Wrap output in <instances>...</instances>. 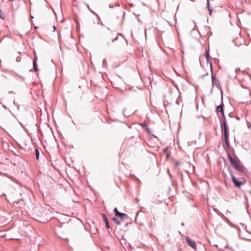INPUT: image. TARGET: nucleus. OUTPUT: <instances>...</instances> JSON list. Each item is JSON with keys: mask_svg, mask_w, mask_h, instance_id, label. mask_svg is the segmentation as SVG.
<instances>
[{"mask_svg": "<svg viewBox=\"0 0 251 251\" xmlns=\"http://www.w3.org/2000/svg\"><path fill=\"white\" fill-rule=\"evenodd\" d=\"M125 16V12H124L123 17L124 18Z\"/></svg>", "mask_w": 251, "mask_h": 251, "instance_id": "obj_44", "label": "nucleus"}, {"mask_svg": "<svg viewBox=\"0 0 251 251\" xmlns=\"http://www.w3.org/2000/svg\"><path fill=\"white\" fill-rule=\"evenodd\" d=\"M227 170H228V172H229V173L230 174V175L231 176V179H232V176H234V175H233L231 170L229 167L227 168Z\"/></svg>", "mask_w": 251, "mask_h": 251, "instance_id": "obj_22", "label": "nucleus"}, {"mask_svg": "<svg viewBox=\"0 0 251 251\" xmlns=\"http://www.w3.org/2000/svg\"><path fill=\"white\" fill-rule=\"evenodd\" d=\"M13 103L15 105H16V103H15V100L13 101Z\"/></svg>", "mask_w": 251, "mask_h": 251, "instance_id": "obj_54", "label": "nucleus"}, {"mask_svg": "<svg viewBox=\"0 0 251 251\" xmlns=\"http://www.w3.org/2000/svg\"><path fill=\"white\" fill-rule=\"evenodd\" d=\"M53 31H54L56 29V27L55 25H53Z\"/></svg>", "mask_w": 251, "mask_h": 251, "instance_id": "obj_38", "label": "nucleus"}, {"mask_svg": "<svg viewBox=\"0 0 251 251\" xmlns=\"http://www.w3.org/2000/svg\"><path fill=\"white\" fill-rule=\"evenodd\" d=\"M207 75V74H206V75H202V77H203L204 76H205V75Z\"/></svg>", "mask_w": 251, "mask_h": 251, "instance_id": "obj_53", "label": "nucleus"}, {"mask_svg": "<svg viewBox=\"0 0 251 251\" xmlns=\"http://www.w3.org/2000/svg\"><path fill=\"white\" fill-rule=\"evenodd\" d=\"M167 172H168V174L169 176H170V177H171L172 176H171V174H170L168 169H167Z\"/></svg>", "mask_w": 251, "mask_h": 251, "instance_id": "obj_30", "label": "nucleus"}, {"mask_svg": "<svg viewBox=\"0 0 251 251\" xmlns=\"http://www.w3.org/2000/svg\"><path fill=\"white\" fill-rule=\"evenodd\" d=\"M102 218H103V220L105 224L106 228H107V229L110 228V226L109 220H108V219L107 217L106 216V214H102Z\"/></svg>", "mask_w": 251, "mask_h": 251, "instance_id": "obj_10", "label": "nucleus"}, {"mask_svg": "<svg viewBox=\"0 0 251 251\" xmlns=\"http://www.w3.org/2000/svg\"><path fill=\"white\" fill-rule=\"evenodd\" d=\"M113 212L115 216L120 218L122 221L128 218V216L126 214L119 211L117 207L114 208Z\"/></svg>", "mask_w": 251, "mask_h": 251, "instance_id": "obj_5", "label": "nucleus"}, {"mask_svg": "<svg viewBox=\"0 0 251 251\" xmlns=\"http://www.w3.org/2000/svg\"><path fill=\"white\" fill-rule=\"evenodd\" d=\"M16 105L17 108L19 109V105L16 104Z\"/></svg>", "mask_w": 251, "mask_h": 251, "instance_id": "obj_39", "label": "nucleus"}, {"mask_svg": "<svg viewBox=\"0 0 251 251\" xmlns=\"http://www.w3.org/2000/svg\"><path fill=\"white\" fill-rule=\"evenodd\" d=\"M234 141H236V138L235 137H234Z\"/></svg>", "mask_w": 251, "mask_h": 251, "instance_id": "obj_56", "label": "nucleus"}, {"mask_svg": "<svg viewBox=\"0 0 251 251\" xmlns=\"http://www.w3.org/2000/svg\"><path fill=\"white\" fill-rule=\"evenodd\" d=\"M111 220L115 223L117 225H120L121 223V222L116 218V217H112Z\"/></svg>", "mask_w": 251, "mask_h": 251, "instance_id": "obj_14", "label": "nucleus"}, {"mask_svg": "<svg viewBox=\"0 0 251 251\" xmlns=\"http://www.w3.org/2000/svg\"><path fill=\"white\" fill-rule=\"evenodd\" d=\"M228 116L230 117V118H232L233 117L231 115V113H229L228 114Z\"/></svg>", "mask_w": 251, "mask_h": 251, "instance_id": "obj_35", "label": "nucleus"}, {"mask_svg": "<svg viewBox=\"0 0 251 251\" xmlns=\"http://www.w3.org/2000/svg\"><path fill=\"white\" fill-rule=\"evenodd\" d=\"M181 225L182 226H184V223H181Z\"/></svg>", "mask_w": 251, "mask_h": 251, "instance_id": "obj_47", "label": "nucleus"}, {"mask_svg": "<svg viewBox=\"0 0 251 251\" xmlns=\"http://www.w3.org/2000/svg\"><path fill=\"white\" fill-rule=\"evenodd\" d=\"M176 103L177 104H179V102H178V101H176Z\"/></svg>", "mask_w": 251, "mask_h": 251, "instance_id": "obj_51", "label": "nucleus"}, {"mask_svg": "<svg viewBox=\"0 0 251 251\" xmlns=\"http://www.w3.org/2000/svg\"><path fill=\"white\" fill-rule=\"evenodd\" d=\"M98 24H100L101 25L104 26V24L100 21V22H98Z\"/></svg>", "mask_w": 251, "mask_h": 251, "instance_id": "obj_28", "label": "nucleus"}, {"mask_svg": "<svg viewBox=\"0 0 251 251\" xmlns=\"http://www.w3.org/2000/svg\"><path fill=\"white\" fill-rule=\"evenodd\" d=\"M129 5H130V6L132 7V6H133V3H130V4H129Z\"/></svg>", "mask_w": 251, "mask_h": 251, "instance_id": "obj_42", "label": "nucleus"}, {"mask_svg": "<svg viewBox=\"0 0 251 251\" xmlns=\"http://www.w3.org/2000/svg\"><path fill=\"white\" fill-rule=\"evenodd\" d=\"M0 18L2 20L4 19V18H5V16H4L3 12L1 10V9H0Z\"/></svg>", "mask_w": 251, "mask_h": 251, "instance_id": "obj_19", "label": "nucleus"}, {"mask_svg": "<svg viewBox=\"0 0 251 251\" xmlns=\"http://www.w3.org/2000/svg\"><path fill=\"white\" fill-rule=\"evenodd\" d=\"M224 104L223 100V95H222V101L220 105L216 106V112H220L221 114L224 113Z\"/></svg>", "mask_w": 251, "mask_h": 251, "instance_id": "obj_7", "label": "nucleus"}, {"mask_svg": "<svg viewBox=\"0 0 251 251\" xmlns=\"http://www.w3.org/2000/svg\"><path fill=\"white\" fill-rule=\"evenodd\" d=\"M35 156L36 159L37 160H39V156H40V152L39 149L38 148H36L35 149Z\"/></svg>", "mask_w": 251, "mask_h": 251, "instance_id": "obj_13", "label": "nucleus"}, {"mask_svg": "<svg viewBox=\"0 0 251 251\" xmlns=\"http://www.w3.org/2000/svg\"><path fill=\"white\" fill-rule=\"evenodd\" d=\"M167 157H168L170 155V154L168 153V152H166V154H165Z\"/></svg>", "mask_w": 251, "mask_h": 251, "instance_id": "obj_36", "label": "nucleus"}, {"mask_svg": "<svg viewBox=\"0 0 251 251\" xmlns=\"http://www.w3.org/2000/svg\"><path fill=\"white\" fill-rule=\"evenodd\" d=\"M102 66L103 68H106L107 66V63L105 59H103L102 60Z\"/></svg>", "mask_w": 251, "mask_h": 251, "instance_id": "obj_20", "label": "nucleus"}, {"mask_svg": "<svg viewBox=\"0 0 251 251\" xmlns=\"http://www.w3.org/2000/svg\"><path fill=\"white\" fill-rule=\"evenodd\" d=\"M86 6L87 7V8L89 9V10L92 13H93L94 15H96L97 17H99V15L96 13L95 11H94L93 10H92V9H91L90 8V6L89 5V4H86Z\"/></svg>", "mask_w": 251, "mask_h": 251, "instance_id": "obj_16", "label": "nucleus"}, {"mask_svg": "<svg viewBox=\"0 0 251 251\" xmlns=\"http://www.w3.org/2000/svg\"><path fill=\"white\" fill-rule=\"evenodd\" d=\"M2 195L6 196L5 194L4 193H2Z\"/></svg>", "mask_w": 251, "mask_h": 251, "instance_id": "obj_52", "label": "nucleus"}, {"mask_svg": "<svg viewBox=\"0 0 251 251\" xmlns=\"http://www.w3.org/2000/svg\"><path fill=\"white\" fill-rule=\"evenodd\" d=\"M213 210H214L216 212H217V213H218V212H219V210H218L217 208H213Z\"/></svg>", "mask_w": 251, "mask_h": 251, "instance_id": "obj_32", "label": "nucleus"}, {"mask_svg": "<svg viewBox=\"0 0 251 251\" xmlns=\"http://www.w3.org/2000/svg\"><path fill=\"white\" fill-rule=\"evenodd\" d=\"M250 194H251V191H250Z\"/></svg>", "mask_w": 251, "mask_h": 251, "instance_id": "obj_57", "label": "nucleus"}, {"mask_svg": "<svg viewBox=\"0 0 251 251\" xmlns=\"http://www.w3.org/2000/svg\"><path fill=\"white\" fill-rule=\"evenodd\" d=\"M240 68H236V70H235V72L236 73H237L238 71H240Z\"/></svg>", "mask_w": 251, "mask_h": 251, "instance_id": "obj_34", "label": "nucleus"}, {"mask_svg": "<svg viewBox=\"0 0 251 251\" xmlns=\"http://www.w3.org/2000/svg\"><path fill=\"white\" fill-rule=\"evenodd\" d=\"M8 93H9V94H11V93H12V91H9V92H8Z\"/></svg>", "mask_w": 251, "mask_h": 251, "instance_id": "obj_50", "label": "nucleus"}, {"mask_svg": "<svg viewBox=\"0 0 251 251\" xmlns=\"http://www.w3.org/2000/svg\"><path fill=\"white\" fill-rule=\"evenodd\" d=\"M126 109H124L123 111V114L124 115V116H126V115H125V111H126Z\"/></svg>", "mask_w": 251, "mask_h": 251, "instance_id": "obj_33", "label": "nucleus"}, {"mask_svg": "<svg viewBox=\"0 0 251 251\" xmlns=\"http://www.w3.org/2000/svg\"><path fill=\"white\" fill-rule=\"evenodd\" d=\"M185 240L187 244L191 247L192 248L194 249L195 251H197V244L195 241L191 240L189 237H186L185 238Z\"/></svg>", "mask_w": 251, "mask_h": 251, "instance_id": "obj_6", "label": "nucleus"}, {"mask_svg": "<svg viewBox=\"0 0 251 251\" xmlns=\"http://www.w3.org/2000/svg\"><path fill=\"white\" fill-rule=\"evenodd\" d=\"M224 124H225L226 126H228L225 113H222V122H221L220 126H223V125Z\"/></svg>", "mask_w": 251, "mask_h": 251, "instance_id": "obj_11", "label": "nucleus"}, {"mask_svg": "<svg viewBox=\"0 0 251 251\" xmlns=\"http://www.w3.org/2000/svg\"><path fill=\"white\" fill-rule=\"evenodd\" d=\"M206 1H207V3H206L207 8V9L208 10L209 14L210 15H211V14H212V11H213V9L210 6V0H206Z\"/></svg>", "mask_w": 251, "mask_h": 251, "instance_id": "obj_12", "label": "nucleus"}, {"mask_svg": "<svg viewBox=\"0 0 251 251\" xmlns=\"http://www.w3.org/2000/svg\"><path fill=\"white\" fill-rule=\"evenodd\" d=\"M118 39V36H117L115 38H114V39H113L112 40V42H114V41H115L117 40Z\"/></svg>", "mask_w": 251, "mask_h": 251, "instance_id": "obj_26", "label": "nucleus"}, {"mask_svg": "<svg viewBox=\"0 0 251 251\" xmlns=\"http://www.w3.org/2000/svg\"><path fill=\"white\" fill-rule=\"evenodd\" d=\"M193 22L194 23V24H195V26L196 27V22H195L194 21H193Z\"/></svg>", "mask_w": 251, "mask_h": 251, "instance_id": "obj_41", "label": "nucleus"}, {"mask_svg": "<svg viewBox=\"0 0 251 251\" xmlns=\"http://www.w3.org/2000/svg\"><path fill=\"white\" fill-rule=\"evenodd\" d=\"M222 132V138L224 141L229 140V131L228 126H226L225 124L223 125V126H221Z\"/></svg>", "mask_w": 251, "mask_h": 251, "instance_id": "obj_3", "label": "nucleus"}, {"mask_svg": "<svg viewBox=\"0 0 251 251\" xmlns=\"http://www.w3.org/2000/svg\"><path fill=\"white\" fill-rule=\"evenodd\" d=\"M224 150H225L227 158L231 165V166L238 172L240 173H245L247 171V169L244 167V166L242 164L241 160L238 157L237 155L235 154V150L234 149L231 147L230 150L231 151L232 153L233 154V157L230 155L227 149L225 147V145L223 144Z\"/></svg>", "mask_w": 251, "mask_h": 251, "instance_id": "obj_1", "label": "nucleus"}, {"mask_svg": "<svg viewBox=\"0 0 251 251\" xmlns=\"http://www.w3.org/2000/svg\"><path fill=\"white\" fill-rule=\"evenodd\" d=\"M128 224H129L128 223H126V225H125V226L126 227V226H127V225H128Z\"/></svg>", "mask_w": 251, "mask_h": 251, "instance_id": "obj_43", "label": "nucleus"}, {"mask_svg": "<svg viewBox=\"0 0 251 251\" xmlns=\"http://www.w3.org/2000/svg\"><path fill=\"white\" fill-rule=\"evenodd\" d=\"M98 17V20L100 22V17L99 16V17Z\"/></svg>", "mask_w": 251, "mask_h": 251, "instance_id": "obj_37", "label": "nucleus"}, {"mask_svg": "<svg viewBox=\"0 0 251 251\" xmlns=\"http://www.w3.org/2000/svg\"><path fill=\"white\" fill-rule=\"evenodd\" d=\"M47 212L46 214H47L48 213H50V211H49V210H47Z\"/></svg>", "mask_w": 251, "mask_h": 251, "instance_id": "obj_46", "label": "nucleus"}, {"mask_svg": "<svg viewBox=\"0 0 251 251\" xmlns=\"http://www.w3.org/2000/svg\"><path fill=\"white\" fill-rule=\"evenodd\" d=\"M210 58L209 50L206 49L205 50V58Z\"/></svg>", "mask_w": 251, "mask_h": 251, "instance_id": "obj_18", "label": "nucleus"}, {"mask_svg": "<svg viewBox=\"0 0 251 251\" xmlns=\"http://www.w3.org/2000/svg\"><path fill=\"white\" fill-rule=\"evenodd\" d=\"M206 63H209V65H210V71H211V73H212L213 72V69H212V62L210 60V58H206Z\"/></svg>", "mask_w": 251, "mask_h": 251, "instance_id": "obj_15", "label": "nucleus"}, {"mask_svg": "<svg viewBox=\"0 0 251 251\" xmlns=\"http://www.w3.org/2000/svg\"><path fill=\"white\" fill-rule=\"evenodd\" d=\"M30 18H31V19H33V16H32V15H30Z\"/></svg>", "mask_w": 251, "mask_h": 251, "instance_id": "obj_49", "label": "nucleus"}, {"mask_svg": "<svg viewBox=\"0 0 251 251\" xmlns=\"http://www.w3.org/2000/svg\"><path fill=\"white\" fill-rule=\"evenodd\" d=\"M244 197H245V201H246V202H248V198H247V196L245 195L244 196Z\"/></svg>", "mask_w": 251, "mask_h": 251, "instance_id": "obj_27", "label": "nucleus"}, {"mask_svg": "<svg viewBox=\"0 0 251 251\" xmlns=\"http://www.w3.org/2000/svg\"><path fill=\"white\" fill-rule=\"evenodd\" d=\"M180 163L178 161H175V168H176L179 165Z\"/></svg>", "mask_w": 251, "mask_h": 251, "instance_id": "obj_23", "label": "nucleus"}, {"mask_svg": "<svg viewBox=\"0 0 251 251\" xmlns=\"http://www.w3.org/2000/svg\"><path fill=\"white\" fill-rule=\"evenodd\" d=\"M174 86L177 89V90H178V92L179 93V91L177 85H174Z\"/></svg>", "mask_w": 251, "mask_h": 251, "instance_id": "obj_31", "label": "nucleus"}, {"mask_svg": "<svg viewBox=\"0 0 251 251\" xmlns=\"http://www.w3.org/2000/svg\"><path fill=\"white\" fill-rule=\"evenodd\" d=\"M136 179H137L139 182H140L139 179L137 177H136Z\"/></svg>", "mask_w": 251, "mask_h": 251, "instance_id": "obj_48", "label": "nucleus"}, {"mask_svg": "<svg viewBox=\"0 0 251 251\" xmlns=\"http://www.w3.org/2000/svg\"><path fill=\"white\" fill-rule=\"evenodd\" d=\"M242 180H238L236 178L235 176H232L231 180L235 187L239 188H240L241 186L244 184L246 182L244 178H242Z\"/></svg>", "mask_w": 251, "mask_h": 251, "instance_id": "obj_4", "label": "nucleus"}, {"mask_svg": "<svg viewBox=\"0 0 251 251\" xmlns=\"http://www.w3.org/2000/svg\"><path fill=\"white\" fill-rule=\"evenodd\" d=\"M120 6V4L119 3H117L115 4V6ZM115 5H112V4H109V7L110 8H113L114 7Z\"/></svg>", "mask_w": 251, "mask_h": 251, "instance_id": "obj_21", "label": "nucleus"}, {"mask_svg": "<svg viewBox=\"0 0 251 251\" xmlns=\"http://www.w3.org/2000/svg\"><path fill=\"white\" fill-rule=\"evenodd\" d=\"M225 141V147L227 149V148H228L229 149H230V148H231L230 145V144H229V140H226V141Z\"/></svg>", "mask_w": 251, "mask_h": 251, "instance_id": "obj_17", "label": "nucleus"}, {"mask_svg": "<svg viewBox=\"0 0 251 251\" xmlns=\"http://www.w3.org/2000/svg\"><path fill=\"white\" fill-rule=\"evenodd\" d=\"M33 56V69L35 72H37L38 71V68L37 65V56L35 52H34Z\"/></svg>", "mask_w": 251, "mask_h": 251, "instance_id": "obj_8", "label": "nucleus"}, {"mask_svg": "<svg viewBox=\"0 0 251 251\" xmlns=\"http://www.w3.org/2000/svg\"><path fill=\"white\" fill-rule=\"evenodd\" d=\"M135 201H136V203L138 204H139V199H138L137 198H136V199H135Z\"/></svg>", "mask_w": 251, "mask_h": 251, "instance_id": "obj_29", "label": "nucleus"}, {"mask_svg": "<svg viewBox=\"0 0 251 251\" xmlns=\"http://www.w3.org/2000/svg\"><path fill=\"white\" fill-rule=\"evenodd\" d=\"M214 246L218 247L217 245H215Z\"/></svg>", "mask_w": 251, "mask_h": 251, "instance_id": "obj_55", "label": "nucleus"}, {"mask_svg": "<svg viewBox=\"0 0 251 251\" xmlns=\"http://www.w3.org/2000/svg\"><path fill=\"white\" fill-rule=\"evenodd\" d=\"M141 126L143 128H144L148 133L149 134L155 138H157V137L153 134L151 133V129L147 126L145 123L141 124Z\"/></svg>", "mask_w": 251, "mask_h": 251, "instance_id": "obj_9", "label": "nucleus"}, {"mask_svg": "<svg viewBox=\"0 0 251 251\" xmlns=\"http://www.w3.org/2000/svg\"><path fill=\"white\" fill-rule=\"evenodd\" d=\"M211 80H212V88L210 90V93L212 94L213 93V87H216L218 89H221V95H223V90L222 89V87L220 85L219 80L213 75V72L211 73Z\"/></svg>", "mask_w": 251, "mask_h": 251, "instance_id": "obj_2", "label": "nucleus"}, {"mask_svg": "<svg viewBox=\"0 0 251 251\" xmlns=\"http://www.w3.org/2000/svg\"><path fill=\"white\" fill-rule=\"evenodd\" d=\"M139 213V211H138L137 213H136V217L138 216V214Z\"/></svg>", "mask_w": 251, "mask_h": 251, "instance_id": "obj_40", "label": "nucleus"}, {"mask_svg": "<svg viewBox=\"0 0 251 251\" xmlns=\"http://www.w3.org/2000/svg\"><path fill=\"white\" fill-rule=\"evenodd\" d=\"M168 148L167 147H166L164 150H163V153H165V154H166V152H168Z\"/></svg>", "mask_w": 251, "mask_h": 251, "instance_id": "obj_25", "label": "nucleus"}, {"mask_svg": "<svg viewBox=\"0 0 251 251\" xmlns=\"http://www.w3.org/2000/svg\"><path fill=\"white\" fill-rule=\"evenodd\" d=\"M15 34H16V35H18L20 36L21 37V38H22V37H23V35L22 34H21L20 33V32H19L18 31H16V32L15 33Z\"/></svg>", "mask_w": 251, "mask_h": 251, "instance_id": "obj_24", "label": "nucleus"}, {"mask_svg": "<svg viewBox=\"0 0 251 251\" xmlns=\"http://www.w3.org/2000/svg\"><path fill=\"white\" fill-rule=\"evenodd\" d=\"M236 119H237V120H240V118H239V117H237L236 118Z\"/></svg>", "mask_w": 251, "mask_h": 251, "instance_id": "obj_45", "label": "nucleus"}]
</instances>
